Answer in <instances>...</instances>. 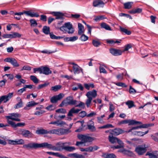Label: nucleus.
Returning <instances> with one entry per match:
<instances>
[{"instance_id":"5fc2aeb1","label":"nucleus","mask_w":158,"mask_h":158,"mask_svg":"<svg viewBox=\"0 0 158 158\" xmlns=\"http://www.w3.org/2000/svg\"><path fill=\"white\" fill-rule=\"evenodd\" d=\"M20 101L19 102L17 103L15 105L14 108L15 109H17L23 106V102L21 100H20Z\"/></svg>"},{"instance_id":"79ce46f5","label":"nucleus","mask_w":158,"mask_h":158,"mask_svg":"<svg viewBox=\"0 0 158 158\" xmlns=\"http://www.w3.org/2000/svg\"><path fill=\"white\" fill-rule=\"evenodd\" d=\"M31 79L35 84L39 83V80L35 76L31 75L30 77Z\"/></svg>"},{"instance_id":"ddd939ff","label":"nucleus","mask_w":158,"mask_h":158,"mask_svg":"<svg viewBox=\"0 0 158 158\" xmlns=\"http://www.w3.org/2000/svg\"><path fill=\"white\" fill-rule=\"evenodd\" d=\"M64 96V94L60 93L58 95L54 96L52 97L50 99V102L53 103H56L57 102L61 99Z\"/></svg>"},{"instance_id":"603ef678","label":"nucleus","mask_w":158,"mask_h":158,"mask_svg":"<svg viewBox=\"0 0 158 158\" xmlns=\"http://www.w3.org/2000/svg\"><path fill=\"white\" fill-rule=\"evenodd\" d=\"M56 108L55 106L53 105H50L45 108V109L48 110H53Z\"/></svg>"},{"instance_id":"72a5a7b5","label":"nucleus","mask_w":158,"mask_h":158,"mask_svg":"<svg viewBox=\"0 0 158 158\" xmlns=\"http://www.w3.org/2000/svg\"><path fill=\"white\" fill-rule=\"evenodd\" d=\"M101 27L107 30L111 31V28L110 26L105 23H101Z\"/></svg>"},{"instance_id":"e2e57ef3","label":"nucleus","mask_w":158,"mask_h":158,"mask_svg":"<svg viewBox=\"0 0 158 158\" xmlns=\"http://www.w3.org/2000/svg\"><path fill=\"white\" fill-rule=\"evenodd\" d=\"M124 147V145H117L116 146H112L111 147L112 148L114 149H119L121 148H123Z\"/></svg>"},{"instance_id":"0eeeda50","label":"nucleus","mask_w":158,"mask_h":158,"mask_svg":"<svg viewBox=\"0 0 158 158\" xmlns=\"http://www.w3.org/2000/svg\"><path fill=\"white\" fill-rule=\"evenodd\" d=\"M18 134L25 138H29L32 137L33 134L29 130L23 129H19L17 130Z\"/></svg>"},{"instance_id":"0e129e2a","label":"nucleus","mask_w":158,"mask_h":158,"mask_svg":"<svg viewBox=\"0 0 158 158\" xmlns=\"http://www.w3.org/2000/svg\"><path fill=\"white\" fill-rule=\"evenodd\" d=\"M40 20L46 22L47 20V16L44 15H40Z\"/></svg>"},{"instance_id":"473e14b6","label":"nucleus","mask_w":158,"mask_h":158,"mask_svg":"<svg viewBox=\"0 0 158 158\" xmlns=\"http://www.w3.org/2000/svg\"><path fill=\"white\" fill-rule=\"evenodd\" d=\"M84 85L85 88L88 90L90 89V88H93L94 87V85L93 83H85Z\"/></svg>"},{"instance_id":"37998d69","label":"nucleus","mask_w":158,"mask_h":158,"mask_svg":"<svg viewBox=\"0 0 158 158\" xmlns=\"http://www.w3.org/2000/svg\"><path fill=\"white\" fill-rule=\"evenodd\" d=\"M10 34L11 38L20 37L21 36V34L16 32H14L12 34Z\"/></svg>"},{"instance_id":"e433bc0d","label":"nucleus","mask_w":158,"mask_h":158,"mask_svg":"<svg viewBox=\"0 0 158 158\" xmlns=\"http://www.w3.org/2000/svg\"><path fill=\"white\" fill-rule=\"evenodd\" d=\"M149 131L148 130L144 132L142 131H135V135L139 136H143L144 135L147 134L148 132Z\"/></svg>"},{"instance_id":"f257e3e1","label":"nucleus","mask_w":158,"mask_h":158,"mask_svg":"<svg viewBox=\"0 0 158 158\" xmlns=\"http://www.w3.org/2000/svg\"><path fill=\"white\" fill-rule=\"evenodd\" d=\"M9 115L5 116V118L7 119V122L8 124L13 128H15L17 127H23L25 125L24 123H18L15 124V123L12 121L10 120L11 119L13 121L19 122L21 121L19 118L21 116V115L18 113H12L9 114Z\"/></svg>"},{"instance_id":"49530a36","label":"nucleus","mask_w":158,"mask_h":158,"mask_svg":"<svg viewBox=\"0 0 158 158\" xmlns=\"http://www.w3.org/2000/svg\"><path fill=\"white\" fill-rule=\"evenodd\" d=\"M124 154L130 156H132L134 155V154L132 151L125 149Z\"/></svg>"},{"instance_id":"39448f33","label":"nucleus","mask_w":158,"mask_h":158,"mask_svg":"<svg viewBox=\"0 0 158 158\" xmlns=\"http://www.w3.org/2000/svg\"><path fill=\"white\" fill-rule=\"evenodd\" d=\"M44 143H36L31 142L27 144H24L23 146V148L27 149H35L39 148H44Z\"/></svg>"},{"instance_id":"bf43d9fd","label":"nucleus","mask_w":158,"mask_h":158,"mask_svg":"<svg viewBox=\"0 0 158 158\" xmlns=\"http://www.w3.org/2000/svg\"><path fill=\"white\" fill-rule=\"evenodd\" d=\"M45 112V111L44 110H40L36 111L34 114L35 115H40L42 114Z\"/></svg>"},{"instance_id":"c756f323","label":"nucleus","mask_w":158,"mask_h":158,"mask_svg":"<svg viewBox=\"0 0 158 158\" xmlns=\"http://www.w3.org/2000/svg\"><path fill=\"white\" fill-rule=\"evenodd\" d=\"M27 16L31 17H38L39 16V15L37 13H35L34 12H31L29 10L28 11Z\"/></svg>"},{"instance_id":"052dcab7","label":"nucleus","mask_w":158,"mask_h":158,"mask_svg":"<svg viewBox=\"0 0 158 158\" xmlns=\"http://www.w3.org/2000/svg\"><path fill=\"white\" fill-rule=\"evenodd\" d=\"M129 93L130 94H135L136 92V90L132 88L131 86H130L129 87Z\"/></svg>"},{"instance_id":"2f4dec72","label":"nucleus","mask_w":158,"mask_h":158,"mask_svg":"<svg viewBox=\"0 0 158 158\" xmlns=\"http://www.w3.org/2000/svg\"><path fill=\"white\" fill-rule=\"evenodd\" d=\"M48 131L47 130L44 129H39L37 130L36 133L38 135L48 134Z\"/></svg>"},{"instance_id":"a18cd8bd","label":"nucleus","mask_w":158,"mask_h":158,"mask_svg":"<svg viewBox=\"0 0 158 158\" xmlns=\"http://www.w3.org/2000/svg\"><path fill=\"white\" fill-rule=\"evenodd\" d=\"M88 99H87L85 102V104L87 106V107H89L90 104L92 100V98L87 97Z\"/></svg>"},{"instance_id":"6e6552de","label":"nucleus","mask_w":158,"mask_h":158,"mask_svg":"<svg viewBox=\"0 0 158 158\" xmlns=\"http://www.w3.org/2000/svg\"><path fill=\"white\" fill-rule=\"evenodd\" d=\"M77 137L80 140L83 142L84 143V146L85 145L86 143L92 142L94 139L93 138L81 134H78Z\"/></svg>"},{"instance_id":"f8f14e48","label":"nucleus","mask_w":158,"mask_h":158,"mask_svg":"<svg viewBox=\"0 0 158 158\" xmlns=\"http://www.w3.org/2000/svg\"><path fill=\"white\" fill-rule=\"evenodd\" d=\"M70 64L73 65V70L75 74H79L81 72H83L82 69L77 64L73 62L70 63Z\"/></svg>"},{"instance_id":"4468645a","label":"nucleus","mask_w":158,"mask_h":158,"mask_svg":"<svg viewBox=\"0 0 158 158\" xmlns=\"http://www.w3.org/2000/svg\"><path fill=\"white\" fill-rule=\"evenodd\" d=\"M4 61L6 62L10 63L14 67H18L19 64L15 59L12 58H7L5 59Z\"/></svg>"},{"instance_id":"4be33fe9","label":"nucleus","mask_w":158,"mask_h":158,"mask_svg":"<svg viewBox=\"0 0 158 158\" xmlns=\"http://www.w3.org/2000/svg\"><path fill=\"white\" fill-rule=\"evenodd\" d=\"M85 151L87 152H92L94 151L97 150L99 148V147L94 145V146H90L87 148H85Z\"/></svg>"},{"instance_id":"bb28decb","label":"nucleus","mask_w":158,"mask_h":158,"mask_svg":"<svg viewBox=\"0 0 158 158\" xmlns=\"http://www.w3.org/2000/svg\"><path fill=\"white\" fill-rule=\"evenodd\" d=\"M113 134L110 133V135L108 136V139L109 141L112 143H114L116 142L117 138L114 137Z\"/></svg>"},{"instance_id":"dca6fc26","label":"nucleus","mask_w":158,"mask_h":158,"mask_svg":"<svg viewBox=\"0 0 158 158\" xmlns=\"http://www.w3.org/2000/svg\"><path fill=\"white\" fill-rule=\"evenodd\" d=\"M145 156H148L149 158H158V152L157 151L148 152Z\"/></svg>"},{"instance_id":"f704fd0d","label":"nucleus","mask_w":158,"mask_h":158,"mask_svg":"<svg viewBox=\"0 0 158 158\" xmlns=\"http://www.w3.org/2000/svg\"><path fill=\"white\" fill-rule=\"evenodd\" d=\"M120 29L122 32L124 33L127 35H130L131 34V32L130 31L121 27H120Z\"/></svg>"},{"instance_id":"de8ad7c7","label":"nucleus","mask_w":158,"mask_h":158,"mask_svg":"<svg viewBox=\"0 0 158 158\" xmlns=\"http://www.w3.org/2000/svg\"><path fill=\"white\" fill-rule=\"evenodd\" d=\"M88 39V37L85 34H82L80 38V39L82 41H85Z\"/></svg>"},{"instance_id":"20e7f679","label":"nucleus","mask_w":158,"mask_h":158,"mask_svg":"<svg viewBox=\"0 0 158 158\" xmlns=\"http://www.w3.org/2000/svg\"><path fill=\"white\" fill-rule=\"evenodd\" d=\"M60 29L64 33H68L69 34H73L74 31L72 24L70 22L65 23L64 25L61 27Z\"/></svg>"},{"instance_id":"c9c22d12","label":"nucleus","mask_w":158,"mask_h":158,"mask_svg":"<svg viewBox=\"0 0 158 158\" xmlns=\"http://www.w3.org/2000/svg\"><path fill=\"white\" fill-rule=\"evenodd\" d=\"M126 104L127 105L129 108H131L135 106L133 101L131 100H128L126 103Z\"/></svg>"},{"instance_id":"c85d7f7f","label":"nucleus","mask_w":158,"mask_h":158,"mask_svg":"<svg viewBox=\"0 0 158 158\" xmlns=\"http://www.w3.org/2000/svg\"><path fill=\"white\" fill-rule=\"evenodd\" d=\"M63 149L65 151L70 152H73L76 149L75 147L70 146H64V147H63Z\"/></svg>"},{"instance_id":"f3484780","label":"nucleus","mask_w":158,"mask_h":158,"mask_svg":"<svg viewBox=\"0 0 158 158\" xmlns=\"http://www.w3.org/2000/svg\"><path fill=\"white\" fill-rule=\"evenodd\" d=\"M110 52L114 56H118L122 54V52L119 49L115 48H111L110 49Z\"/></svg>"},{"instance_id":"aec40b11","label":"nucleus","mask_w":158,"mask_h":158,"mask_svg":"<svg viewBox=\"0 0 158 158\" xmlns=\"http://www.w3.org/2000/svg\"><path fill=\"white\" fill-rule=\"evenodd\" d=\"M38 104V103H36L34 101L29 102L27 103L26 106L24 108V109L26 110H29L30 107L34 106Z\"/></svg>"},{"instance_id":"f03ea898","label":"nucleus","mask_w":158,"mask_h":158,"mask_svg":"<svg viewBox=\"0 0 158 158\" xmlns=\"http://www.w3.org/2000/svg\"><path fill=\"white\" fill-rule=\"evenodd\" d=\"M66 144L69 145L71 144L70 142L62 143L61 142H58L56 144L55 146L47 142L44 143V148H46L53 151H61L64 150V145Z\"/></svg>"},{"instance_id":"9b49d317","label":"nucleus","mask_w":158,"mask_h":158,"mask_svg":"<svg viewBox=\"0 0 158 158\" xmlns=\"http://www.w3.org/2000/svg\"><path fill=\"white\" fill-rule=\"evenodd\" d=\"M13 93H9L7 95L2 96L0 98V104L2 102L4 101V103L6 102L9 101L13 96Z\"/></svg>"},{"instance_id":"5701e85b","label":"nucleus","mask_w":158,"mask_h":158,"mask_svg":"<svg viewBox=\"0 0 158 158\" xmlns=\"http://www.w3.org/2000/svg\"><path fill=\"white\" fill-rule=\"evenodd\" d=\"M102 157L104 158H116V156L114 153H103Z\"/></svg>"},{"instance_id":"13d9d810","label":"nucleus","mask_w":158,"mask_h":158,"mask_svg":"<svg viewBox=\"0 0 158 158\" xmlns=\"http://www.w3.org/2000/svg\"><path fill=\"white\" fill-rule=\"evenodd\" d=\"M68 156L71 158H76L78 157V154L76 153H70L68 155Z\"/></svg>"},{"instance_id":"cd10ccee","label":"nucleus","mask_w":158,"mask_h":158,"mask_svg":"<svg viewBox=\"0 0 158 158\" xmlns=\"http://www.w3.org/2000/svg\"><path fill=\"white\" fill-rule=\"evenodd\" d=\"M104 3L103 1L101 0H96L93 2V5L94 7L101 6L102 5L103 6Z\"/></svg>"},{"instance_id":"09e8293b","label":"nucleus","mask_w":158,"mask_h":158,"mask_svg":"<svg viewBox=\"0 0 158 158\" xmlns=\"http://www.w3.org/2000/svg\"><path fill=\"white\" fill-rule=\"evenodd\" d=\"M56 112L58 113L61 114H65L67 112L66 110L64 108H60L57 109L56 110Z\"/></svg>"},{"instance_id":"3c124183","label":"nucleus","mask_w":158,"mask_h":158,"mask_svg":"<svg viewBox=\"0 0 158 158\" xmlns=\"http://www.w3.org/2000/svg\"><path fill=\"white\" fill-rule=\"evenodd\" d=\"M88 128L91 131L94 132L96 131V128L94 125H87Z\"/></svg>"},{"instance_id":"6ab92c4d","label":"nucleus","mask_w":158,"mask_h":158,"mask_svg":"<svg viewBox=\"0 0 158 158\" xmlns=\"http://www.w3.org/2000/svg\"><path fill=\"white\" fill-rule=\"evenodd\" d=\"M81 110L79 109H75L74 107L72 108L69 111L68 116H73V114H77L79 113L81 111Z\"/></svg>"},{"instance_id":"393cba45","label":"nucleus","mask_w":158,"mask_h":158,"mask_svg":"<svg viewBox=\"0 0 158 158\" xmlns=\"http://www.w3.org/2000/svg\"><path fill=\"white\" fill-rule=\"evenodd\" d=\"M42 73L48 75L52 73L51 71L48 67L42 66Z\"/></svg>"},{"instance_id":"c03bdc74","label":"nucleus","mask_w":158,"mask_h":158,"mask_svg":"<svg viewBox=\"0 0 158 158\" xmlns=\"http://www.w3.org/2000/svg\"><path fill=\"white\" fill-rule=\"evenodd\" d=\"M105 18L103 15L97 16H95V18L94 19L95 21L97 22L98 21L102 20Z\"/></svg>"},{"instance_id":"7ed1b4c3","label":"nucleus","mask_w":158,"mask_h":158,"mask_svg":"<svg viewBox=\"0 0 158 158\" xmlns=\"http://www.w3.org/2000/svg\"><path fill=\"white\" fill-rule=\"evenodd\" d=\"M65 100L66 104L68 105H74L76 107H81L83 109H84L85 107V104L82 102H80L78 104H77V101L74 100L73 97L72 96H70L67 97Z\"/></svg>"},{"instance_id":"a878e982","label":"nucleus","mask_w":158,"mask_h":158,"mask_svg":"<svg viewBox=\"0 0 158 158\" xmlns=\"http://www.w3.org/2000/svg\"><path fill=\"white\" fill-rule=\"evenodd\" d=\"M78 34L79 35H81L84 32V27L81 23H78Z\"/></svg>"},{"instance_id":"9d476101","label":"nucleus","mask_w":158,"mask_h":158,"mask_svg":"<svg viewBox=\"0 0 158 158\" xmlns=\"http://www.w3.org/2000/svg\"><path fill=\"white\" fill-rule=\"evenodd\" d=\"M127 123H128V125L130 126L136 124H142V123L141 122L136 121L134 120L128 119L122 120L118 123L119 125Z\"/></svg>"},{"instance_id":"69168bd1","label":"nucleus","mask_w":158,"mask_h":158,"mask_svg":"<svg viewBox=\"0 0 158 158\" xmlns=\"http://www.w3.org/2000/svg\"><path fill=\"white\" fill-rule=\"evenodd\" d=\"M31 69V67L25 65L24 66L21 70H30Z\"/></svg>"},{"instance_id":"864d4df0","label":"nucleus","mask_w":158,"mask_h":158,"mask_svg":"<svg viewBox=\"0 0 158 158\" xmlns=\"http://www.w3.org/2000/svg\"><path fill=\"white\" fill-rule=\"evenodd\" d=\"M16 145H22L24 144L25 143L24 141L22 139H17L16 140Z\"/></svg>"},{"instance_id":"412c9836","label":"nucleus","mask_w":158,"mask_h":158,"mask_svg":"<svg viewBox=\"0 0 158 158\" xmlns=\"http://www.w3.org/2000/svg\"><path fill=\"white\" fill-rule=\"evenodd\" d=\"M87 97H92V98H95L97 96V91L94 89L92 91L88 92L86 94Z\"/></svg>"},{"instance_id":"a211bd4d","label":"nucleus","mask_w":158,"mask_h":158,"mask_svg":"<svg viewBox=\"0 0 158 158\" xmlns=\"http://www.w3.org/2000/svg\"><path fill=\"white\" fill-rule=\"evenodd\" d=\"M112 133L115 135L123 133L125 132V131L124 130L119 128H115L113 130H112Z\"/></svg>"},{"instance_id":"680f3d73","label":"nucleus","mask_w":158,"mask_h":158,"mask_svg":"<svg viewBox=\"0 0 158 158\" xmlns=\"http://www.w3.org/2000/svg\"><path fill=\"white\" fill-rule=\"evenodd\" d=\"M96 115V113L94 112H92L89 114H87L86 117H92L93 116H95Z\"/></svg>"},{"instance_id":"8fccbe9b","label":"nucleus","mask_w":158,"mask_h":158,"mask_svg":"<svg viewBox=\"0 0 158 158\" xmlns=\"http://www.w3.org/2000/svg\"><path fill=\"white\" fill-rule=\"evenodd\" d=\"M78 116L82 118H83L87 116V113L85 111H82L78 114Z\"/></svg>"},{"instance_id":"58836bf2","label":"nucleus","mask_w":158,"mask_h":158,"mask_svg":"<svg viewBox=\"0 0 158 158\" xmlns=\"http://www.w3.org/2000/svg\"><path fill=\"white\" fill-rule=\"evenodd\" d=\"M43 31L44 34H48L50 32V27L46 26H44L43 28Z\"/></svg>"},{"instance_id":"4c0bfd02","label":"nucleus","mask_w":158,"mask_h":158,"mask_svg":"<svg viewBox=\"0 0 158 158\" xmlns=\"http://www.w3.org/2000/svg\"><path fill=\"white\" fill-rule=\"evenodd\" d=\"M133 2H128L124 4V8L126 9H129L132 7Z\"/></svg>"},{"instance_id":"2eb2a0df","label":"nucleus","mask_w":158,"mask_h":158,"mask_svg":"<svg viewBox=\"0 0 158 158\" xmlns=\"http://www.w3.org/2000/svg\"><path fill=\"white\" fill-rule=\"evenodd\" d=\"M51 14L56 17L55 19H57L63 20L64 19V14L63 13L60 12H52Z\"/></svg>"},{"instance_id":"423d86ee","label":"nucleus","mask_w":158,"mask_h":158,"mask_svg":"<svg viewBox=\"0 0 158 158\" xmlns=\"http://www.w3.org/2000/svg\"><path fill=\"white\" fill-rule=\"evenodd\" d=\"M148 146L144 144L137 146L135 149V152L139 156H142L146 153L147 150Z\"/></svg>"},{"instance_id":"a19ab883","label":"nucleus","mask_w":158,"mask_h":158,"mask_svg":"<svg viewBox=\"0 0 158 158\" xmlns=\"http://www.w3.org/2000/svg\"><path fill=\"white\" fill-rule=\"evenodd\" d=\"M30 22L31 23V26L32 27H35L37 25L36 20L34 19H31Z\"/></svg>"},{"instance_id":"338daca9","label":"nucleus","mask_w":158,"mask_h":158,"mask_svg":"<svg viewBox=\"0 0 158 158\" xmlns=\"http://www.w3.org/2000/svg\"><path fill=\"white\" fill-rule=\"evenodd\" d=\"M116 85L118 86H122L123 87H126L127 86L125 84L122 82L117 83Z\"/></svg>"},{"instance_id":"ea45409f","label":"nucleus","mask_w":158,"mask_h":158,"mask_svg":"<svg viewBox=\"0 0 158 158\" xmlns=\"http://www.w3.org/2000/svg\"><path fill=\"white\" fill-rule=\"evenodd\" d=\"M61 86L60 85H56L51 87V89L54 91H56L61 89Z\"/></svg>"},{"instance_id":"b1692460","label":"nucleus","mask_w":158,"mask_h":158,"mask_svg":"<svg viewBox=\"0 0 158 158\" xmlns=\"http://www.w3.org/2000/svg\"><path fill=\"white\" fill-rule=\"evenodd\" d=\"M28 11H24L22 12H16L15 13L14 15H18V17H14L15 19L17 20H19L21 18V15H23V14H25L27 15Z\"/></svg>"},{"instance_id":"1a4fd4ad","label":"nucleus","mask_w":158,"mask_h":158,"mask_svg":"<svg viewBox=\"0 0 158 158\" xmlns=\"http://www.w3.org/2000/svg\"><path fill=\"white\" fill-rule=\"evenodd\" d=\"M69 131L68 130L64 129H52L48 131V134L62 135L67 134Z\"/></svg>"},{"instance_id":"774afa93","label":"nucleus","mask_w":158,"mask_h":158,"mask_svg":"<svg viewBox=\"0 0 158 158\" xmlns=\"http://www.w3.org/2000/svg\"><path fill=\"white\" fill-rule=\"evenodd\" d=\"M26 90V89H25L24 87L19 89L18 91V94L19 95H21L22 93L24 92Z\"/></svg>"},{"instance_id":"4d7b16f0","label":"nucleus","mask_w":158,"mask_h":158,"mask_svg":"<svg viewBox=\"0 0 158 158\" xmlns=\"http://www.w3.org/2000/svg\"><path fill=\"white\" fill-rule=\"evenodd\" d=\"M92 44L94 46L96 47H98L101 44L99 42L95 40H93Z\"/></svg>"},{"instance_id":"7c9ffc66","label":"nucleus","mask_w":158,"mask_h":158,"mask_svg":"<svg viewBox=\"0 0 158 158\" xmlns=\"http://www.w3.org/2000/svg\"><path fill=\"white\" fill-rule=\"evenodd\" d=\"M142 9L140 8H137L131 10L129 11V12L131 14H134L137 13H140L142 12Z\"/></svg>"},{"instance_id":"6e6d98bb","label":"nucleus","mask_w":158,"mask_h":158,"mask_svg":"<svg viewBox=\"0 0 158 158\" xmlns=\"http://www.w3.org/2000/svg\"><path fill=\"white\" fill-rule=\"evenodd\" d=\"M34 73H36V72H39L40 74L42 73V66L37 68H34L33 69Z\"/></svg>"}]
</instances>
